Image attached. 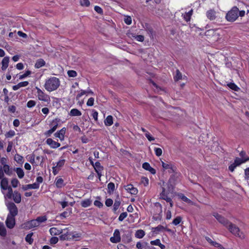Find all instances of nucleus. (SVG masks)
I'll list each match as a JSON object with an SVG mask.
<instances>
[{"mask_svg":"<svg viewBox=\"0 0 249 249\" xmlns=\"http://www.w3.org/2000/svg\"><path fill=\"white\" fill-rule=\"evenodd\" d=\"M59 79L55 77H51L46 80L44 88L49 92L56 90L60 86Z\"/></svg>","mask_w":249,"mask_h":249,"instance_id":"1","label":"nucleus"},{"mask_svg":"<svg viewBox=\"0 0 249 249\" xmlns=\"http://www.w3.org/2000/svg\"><path fill=\"white\" fill-rule=\"evenodd\" d=\"M227 225L226 227L232 234L241 239H244L245 238L244 233L240 231L239 228L235 225L231 223V222H229Z\"/></svg>","mask_w":249,"mask_h":249,"instance_id":"2","label":"nucleus"},{"mask_svg":"<svg viewBox=\"0 0 249 249\" xmlns=\"http://www.w3.org/2000/svg\"><path fill=\"white\" fill-rule=\"evenodd\" d=\"M239 9L234 6L226 14V18L230 22H234L238 18Z\"/></svg>","mask_w":249,"mask_h":249,"instance_id":"3","label":"nucleus"},{"mask_svg":"<svg viewBox=\"0 0 249 249\" xmlns=\"http://www.w3.org/2000/svg\"><path fill=\"white\" fill-rule=\"evenodd\" d=\"M80 237V234L73 232H67L60 236L61 240H71Z\"/></svg>","mask_w":249,"mask_h":249,"instance_id":"4","label":"nucleus"},{"mask_svg":"<svg viewBox=\"0 0 249 249\" xmlns=\"http://www.w3.org/2000/svg\"><path fill=\"white\" fill-rule=\"evenodd\" d=\"M6 205L9 212L8 215L15 217L18 213V209L16 205L12 202H8L6 203Z\"/></svg>","mask_w":249,"mask_h":249,"instance_id":"5","label":"nucleus"},{"mask_svg":"<svg viewBox=\"0 0 249 249\" xmlns=\"http://www.w3.org/2000/svg\"><path fill=\"white\" fill-rule=\"evenodd\" d=\"M36 89L37 90V96L38 100L49 103L50 102V96L38 87H36Z\"/></svg>","mask_w":249,"mask_h":249,"instance_id":"6","label":"nucleus"},{"mask_svg":"<svg viewBox=\"0 0 249 249\" xmlns=\"http://www.w3.org/2000/svg\"><path fill=\"white\" fill-rule=\"evenodd\" d=\"M4 172L8 176H11L13 171L8 165H4L3 166L0 165V178H2L4 177Z\"/></svg>","mask_w":249,"mask_h":249,"instance_id":"7","label":"nucleus"},{"mask_svg":"<svg viewBox=\"0 0 249 249\" xmlns=\"http://www.w3.org/2000/svg\"><path fill=\"white\" fill-rule=\"evenodd\" d=\"M218 31V29H210L205 32V35L207 36L213 37V41H217L220 36V34Z\"/></svg>","mask_w":249,"mask_h":249,"instance_id":"8","label":"nucleus"},{"mask_svg":"<svg viewBox=\"0 0 249 249\" xmlns=\"http://www.w3.org/2000/svg\"><path fill=\"white\" fill-rule=\"evenodd\" d=\"M213 216L217 219V220L223 225L224 226L226 227L227 224L230 222L229 220L225 218L224 217L221 216V215L217 213H213Z\"/></svg>","mask_w":249,"mask_h":249,"instance_id":"9","label":"nucleus"},{"mask_svg":"<svg viewBox=\"0 0 249 249\" xmlns=\"http://www.w3.org/2000/svg\"><path fill=\"white\" fill-rule=\"evenodd\" d=\"M6 225L7 228L12 229L15 225V218L14 216L7 215L6 221Z\"/></svg>","mask_w":249,"mask_h":249,"instance_id":"10","label":"nucleus"},{"mask_svg":"<svg viewBox=\"0 0 249 249\" xmlns=\"http://www.w3.org/2000/svg\"><path fill=\"white\" fill-rule=\"evenodd\" d=\"M161 164L162 167L164 169H168V172L170 173H174L176 170V167L169 162L165 163L163 161H161Z\"/></svg>","mask_w":249,"mask_h":249,"instance_id":"11","label":"nucleus"},{"mask_svg":"<svg viewBox=\"0 0 249 249\" xmlns=\"http://www.w3.org/2000/svg\"><path fill=\"white\" fill-rule=\"evenodd\" d=\"M169 194L166 193V189L164 187H162V192L160 193V197L166 200L167 202H169L171 207L173 206V202L172 201V199L170 197L168 196V195Z\"/></svg>","mask_w":249,"mask_h":249,"instance_id":"12","label":"nucleus"},{"mask_svg":"<svg viewBox=\"0 0 249 249\" xmlns=\"http://www.w3.org/2000/svg\"><path fill=\"white\" fill-rule=\"evenodd\" d=\"M46 142L51 148L53 149H56L60 146V143L53 141L51 138L47 139Z\"/></svg>","mask_w":249,"mask_h":249,"instance_id":"13","label":"nucleus"},{"mask_svg":"<svg viewBox=\"0 0 249 249\" xmlns=\"http://www.w3.org/2000/svg\"><path fill=\"white\" fill-rule=\"evenodd\" d=\"M96 172L97 173L98 176L100 178L102 176V171L103 170V167L101 166L100 163L99 161H97L94 163L93 166Z\"/></svg>","mask_w":249,"mask_h":249,"instance_id":"14","label":"nucleus"},{"mask_svg":"<svg viewBox=\"0 0 249 249\" xmlns=\"http://www.w3.org/2000/svg\"><path fill=\"white\" fill-rule=\"evenodd\" d=\"M124 189L131 195H136L138 192V189L131 184L124 186Z\"/></svg>","mask_w":249,"mask_h":249,"instance_id":"15","label":"nucleus"},{"mask_svg":"<svg viewBox=\"0 0 249 249\" xmlns=\"http://www.w3.org/2000/svg\"><path fill=\"white\" fill-rule=\"evenodd\" d=\"M206 16L211 20H213L216 18V12L213 9H210L206 12Z\"/></svg>","mask_w":249,"mask_h":249,"instance_id":"16","label":"nucleus"},{"mask_svg":"<svg viewBox=\"0 0 249 249\" xmlns=\"http://www.w3.org/2000/svg\"><path fill=\"white\" fill-rule=\"evenodd\" d=\"M25 226L27 229H32L33 228L38 226L37 221L36 219H33L25 223Z\"/></svg>","mask_w":249,"mask_h":249,"instance_id":"17","label":"nucleus"},{"mask_svg":"<svg viewBox=\"0 0 249 249\" xmlns=\"http://www.w3.org/2000/svg\"><path fill=\"white\" fill-rule=\"evenodd\" d=\"M66 132V128L65 127L62 128L59 131L56 132L54 134V136L56 138H59L61 141H63L64 139V135Z\"/></svg>","mask_w":249,"mask_h":249,"instance_id":"18","label":"nucleus"},{"mask_svg":"<svg viewBox=\"0 0 249 249\" xmlns=\"http://www.w3.org/2000/svg\"><path fill=\"white\" fill-rule=\"evenodd\" d=\"M90 94L92 95H93L94 94V92L90 89H88L86 90H81L80 92L77 95L76 99H78L80 97H81L83 95H84L85 94Z\"/></svg>","mask_w":249,"mask_h":249,"instance_id":"19","label":"nucleus"},{"mask_svg":"<svg viewBox=\"0 0 249 249\" xmlns=\"http://www.w3.org/2000/svg\"><path fill=\"white\" fill-rule=\"evenodd\" d=\"M9 62V57L8 56H5L4 57L2 61H1V70L2 71H5L6 69L8 67V64Z\"/></svg>","mask_w":249,"mask_h":249,"instance_id":"20","label":"nucleus"},{"mask_svg":"<svg viewBox=\"0 0 249 249\" xmlns=\"http://www.w3.org/2000/svg\"><path fill=\"white\" fill-rule=\"evenodd\" d=\"M142 168L149 171L152 174H155L156 173V170L151 167L150 165L148 162L143 163L142 164Z\"/></svg>","mask_w":249,"mask_h":249,"instance_id":"21","label":"nucleus"},{"mask_svg":"<svg viewBox=\"0 0 249 249\" xmlns=\"http://www.w3.org/2000/svg\"><path fill=\"white\" fill-rule=\"evenodd\" d=\"M1 180L0 181V188L4 190H7V187H8V178H1Z\"/></svg>","mask_w":249,"mask_h":249,"instance_id":"22","label":"nucleus"},{"mask_svg":"<svg viewBox=\"0 0 249 249\" xmlns=\"http://www.w3.org/2000/svg\"><path fill=\"white\" fill-rule=\"evenodd\" d=\"M163 187L166 189V193L168 194H172L173 192L174 186L171 183L170 181L166 183Z\"/></svg>","mask_w":249,"mask_h":249,"instance_id":"23","label":"nucleus"},{"mask_svg":"<svg viewBox=\"0 0 249 249\" xmlns=\"http://www.w3.org/2000/svg\"><path fill=\"white\" fill-rule=\"evenodd\" d=\"M13 199L16 203H19L21 202V195L17 191H15L13 195Z\"/></svg>","mask_w":249,"mask_h":249,"instance_id":"24","label":"nucleus"},{"mask_svg":"<svg viewBox=\"0 0 249 249\" xmlns=\"http://www.w3.org/2000/svg\"><path fill=\"white\" fill-rule=\"evenodd\" d=\"M47 158V157L45 156H37L36 158V165H39L40 166H43V162L44 160Z\"/></svg>","mask_w":249,"mask_h":249,"instance_id":"25","label":"nucleus"},{"mask_svg":"<svg viewBox=\"0 0 249 249\" xmlns=\"http://www.w3.org/2000/svg\"><path fill=\"white\" fill-rule=\"evenodd\" d=\"M49 231L52 235H57L60 234L62 232V230H59L55 227H53L50 228Z\"/></svg>","mask_w":249,"mask_h":249,"instance_id":"26","label":"nucleus"},{"mask_svg":"<svg viewBox=\"0 0 249 249\" xmlns=\"http://www.w3.org/2000/svg\"><path fill=\"white\" fill-rule=\"evenodd\" d=\"M249 160V158H247V159L236 158L233 163L237 166L240 165L241 164L246 162Z\"/></svg>","mask_w":249,"mask_h":249,"instance_id":"27","label":"nucleus"},{"mask_svg":"<svg viewBox=\"0 0 249 249\" xmlns=\"http://www.w3.org/2000/svg\"><path fill=\"white\" fill-rule=\"evenodd\" d=\"M69 115L71 116H80L82 115V113L78 109L73 108L70 111Z\"/></svg>","mask_w":249,"mask_h":249,"instance_id":"28","label":"nucleus"},{"mask_svg":"<svg viewBox=\"0 0 249 249\" xmlns=\"http://www.w3.org/2000/svg\"><path fill=\"white\" fill-rule=\"evenodd\" d=\"M45 65V62L43 59H38L35 63V67L36 68L39 69Z\"/></svg>","mask_w":249,"mask_h":249,"instance_id":"29","label":"nucleus"},{"mask_svg":"<svg viewBox=\"0 0 249 249\" xmlns=\"http://www.w3.org/2000/svg\"><path fill=\"white\" fill-rule=\"evenodd\" d=\"M105 124L106 126H110L113 124V117L111 115L107 116L104 121Z\"/></svg>","mask_w":249,"mask_h":249,"instance_id":"30","label":"nucleus"},{"mask_svg":"<svg viewBox=\"0 0 249 249\" xmlns=\"http://www.w3.org/2000/svg\"><path fill=\"white\" fill-rule=\"evenodd\" d=\"M91 200L89 199H86L81 201V205L84 208L89 207L91 204Z\"/></svg>","mask_w":249,"mask_h":249,"instance_id":"31","label":"nucleus"},{"mask_svg":"<svg viewBox=\"0 0 249 249\" xmlns=\"http://www.w3.org/2000/svg\"><path fill=\"white\" fill-rule=\"evenodd\" d=\"M15 171L19 178H22L24 177V173L22 168L18 167L17 168H16Z\"/></svg>","mask_w":249,"mask_h":249,"instance_id":"32","label":"nucleus"},{"mask_svg":"<svg viewBox=\"0 0 249 249\" xmlns=\"http://www.w3.org/2000/svg\"><path fill=\"white\" fill-rule=\"evenodd\" d=\"M65 162V160L64 159H62L59 160L57 162H53V166H56L57 168H58V170L62 167Z\"/></svg>","mask_w":249,"mask_h":249,"instance_id":"33","label":"nucleus"},{"mask_svg":"<svg viewBox=\"0 0 249 249\" xmlns=\"http://www.w3.org/2000/svg\"><path fill=\"white\" fill-rule=\"evenodd\" d=\"M0 235L2 236H5L6 235L5 228L2 222H0Z\"/></svg>","mask_w":249,"mask_h":249,"instance_id":"34","label":"nucleus"},{"mask_svg":"<svg viewBox=\"0 0 249 249\" xmlns=\"http://www.w3.org/2000/svg\"><path fill=\"white\" fill-rule=\"evenodd\" d=\"M144 235L145 232L142 230H139L137 231L135 234V237L139 239L142 238Z\"/></svg>","mask_w":249,"mask_h":249,"instance_id":"35","label":"nucleus"},{"mask_svg":"<svg viewBox=\"0 0 249 249\" xmlns=\"http://www.w3.org/2000/svg\"><path fill=\"white\" fill-rule=\"evenodd\" d=\"M14 160L16 161L17 162L20 164H21L23 162V157L18 154L15 155Z\"/></svg>","mask_w":249,"mask_h":249,"instance_id":"36","label":"nucleus"},{"mask_svg":"<svg viewBox=\"0 0 249 249\" xmlns=\"http://www.w3.org/2000/svg\"><path fill=\"white\" fill-rule=\"evenodd\" d=\"M33 235V233H30L25 237V241L29 244H32L33 242V239L32 238Z\"/></svg>","mask_w":249,"mask_h":249,"instance_id":"37","label":"nucleus"},{"mask_svg":"<svg viewBox=\"0 0 249 249\" xmlns=\"http://www.w3.org/2000/svg\"><path fill=\"white\" fill-rule=\"evenodd\" d=\"M64 180L62 178H59L56 180L55 185L57 188H60L63 186Z\"/></svg>","mask_w":249,"mask_h":249,"instance_id":"38","label":"nucleus"},{"mask_svg":"<svg viewBox=\"0 0 249 249\" xmlns=\"http://www.w3.org/2000/svg\"><path fill=\"white\" fill-rule=\"evenodd\" d=\"M107 188H108V193L109 194H111L115 190V185L113 182H109L107 184Z\"/></svg>","mask_w":249,"mask_h":249,"instance_id":"39","label":"nucleus"},{"mask_svg":"<svg viewBox=\"0 0 249 249\" xmlns=\"http://www.w3.org/2000/svg\"><path fill=\"white\" fill-rule=\"evenodd\" d=\"M182 74L178 70H177L176 71V75L174 76L175 81H178L182 79Z\"/></svg>","mask_w":249,"mask_h":249,"instance_id":"40","label":"nucleus"},{"mask_svg":"<svg viewBox=\"0 0 249 249\" xmlns=\"http://www.w3.org/2000/svg\"><path fill=\"white\" fill-rule=\"evenodd\" d=\"M47 218L46 216H39L36 219L37 221L38 226L41 223L44 222L47 220Z\"/></svg>","mask_w":249,"mask_h":249,"instance_id":"41","label":"nucleus"},{"mask_svg":"<svg viewBox=\"0 0 249 249\" xmlns=\"http://www.w3.org/2000/svg\"><path fill=\"white\" fill-rule=\"evenodd\" d=\"M182 221V217L180 216H177L176 218H175L173 222L172 223L175 226H177L178 225L181 221Z\"/></svg>","mask_w":249,"mask_h":249,"instance_id":"42","label":"nucleus"},{"mask_svg":"<svg viewBox=\"0 0 249 249\" xmlns=\"http://www.w3.org/2000/svg\"><path fill=\"white\" fill-rule=\"evenodd\" d=\"M121 202L119 200H115L114 205H113V210L114 213H116V211L118 209L120 205Z\"/></svg>","mask_w":249,"mask_h":249,"instance_id":"43","label":"nucleus"},{"mask_svg":"<svg viewBox=\"0 0 249 249\" xmlns=\"http://www.w3.org/2000/svg\"><path fill=\"white\" fill-rule=\"evenodd\" d=\"M228 86L230 89L234 90V91H238V90L239 89V88L234 83H230L228 84Z\"/></svg>","mask_w":249,"mask_h":249,"instance_id":"44","label":"nucleus"},{"mask_svg":"<svg viewBox=\"0 0 249 249\" xmlns=\"http://www.w3.org/2000/svg\"><path fill=\"white\" fill-rule=\"evenodd\" d=\"M67 73L68 76L70 77H75L77 75L76 71L73 70L68 71Z\"/></svg>","mask_w":249,"mask_h":249,"instance_id":"45","label":"nucleus"},{"mask_svg":"<svg viewBox=\"0 0 249 249\" xmlns=\"http://www.w3.org/2000/svg\"><path fill=\"white\" fill-rule=\"evenodd\" d=\"M80 2L82 6L88 7L90 5L89 0H80Z\"/></svg>","mask_w":249,"mask_h":249,"instance_id":"46","label":"nucleus"},{"mask_svg":"<svg viewBox=\"0 0 249 249\" xmlns=\"http://www.w3.org/2000/svg\"><path fill=\"white\" fill-rule=\"evenodd\" d=\"M36 105V102L34 100H30L27 103V107L28 108H32Z\"/></svg>","mask_w":249,"mask_h":249,"instance_id":"47","label":"nucleus"},{"mask_svg":"<svg viewBox=\"0 0 249 249\" xmlns=\"http://www.w3.org/2000/svg\"><path fill=\"white\" fill-rule=\"evenodd\" d=\"M127 216V213L126 212H124L121 213L119 216L118 220L119 221H123L125 218Z\"/></svg>","mask_w":249,"mask_h":249,"instance_id":"48","label":"nucleus"},{"mask_svg":"<svg viewBox=\"0 0 249 249\" xmlns=\"http://www.w3.org/2000/svg\"><path fill=\"white\" fill-rule=\"evenodd\" d=\"M154 151H155V154L156 155V156L160 157L162 155V151L161 148L155 147L154 148Z\"/></svg>","mask_w":249,"mask_h":249,"instance_id":"49","label":"nucleus"},{"mask_svg":"<svg viewBox=\"0 0 249 249\" xmlns=\"http://www.w3.org/2000/svg\"><path fill=\"white\" fill-rule=\"evenodd\" d=\"M19 183V181L16 178L12 179L11 180V184L14 188L17 187Z\"/></svg>","mask_w":249,"mask_h":249,"instance_id":"50","label":"nucleus"},{"mask_svg":"<svg viewBox=\"0 0 249 249\" xmlns=\"http://www.w3.org/2000/svg\"><path fill=\"white\" fill-rule=\"evenodd\" d=\"M30 189H37L39 187V185L38 183L35 182L33 184H29Z\"/></svg>","mask_w":249,"mask_h":249,"instance_id":"51","label":"nucleus"},{"mask_svg":"<svg viewBox=\"0 0 249 249\" xmlns=\"http://www.w3.org/2000/svg\"><path fill=\"white\" fill-rule=\"evenodd\" d=\"M15 132L14 130H10L5 134L6 138H11L15 136Z\"/></svg>","mask_w":249,"mask_h":249,"instance_id":"52","label":"nucleus"},{"mask_svg":"<svg viewBox=\"0 0 249 249\" xmlns=\"http://www.w3.org/2000/svg\"><path fill=\"white\" fill-rule=\"evenodd\" d=\"M125 23L127 25H130L132 23V19L130 16H126L124 19Z\"/></svg>","mask_w":249,"mask_h":249,"instance_id":"53","label":"nucleus"},{"mask_svg":"<svg viewBox=\"0 0 249 249\" xmlns=\"http://www.w3.org/2000/svg\"><path fill=\"white\" fill-rule=\"evenodd\" d=\"M31 73V71H27L24 74L19 75V79H22L27 76H29Z\"/></svg>","mask_w":249,"mask_h":249,"instance_id":"54","label":"nucleus"},{"mask_svg":"<svg viewBox=\"0 0 249 249\" xmlns=\"http://www.w3.org/2000/svg\"><path fill=\"white\" fill-rule=\"evenodd\" d=\"M94 101V99L93 98H92V97L89 98L87 102V105L89 107H91V106H93Z\"/></svg>","mask_w":249,"mask_h":249,"instance_id":"55","label":"nucleus"},{"mask_svg":"<svg viewBox=\"0 0 249 249\" xmlns=\"http://www.w3.org/2000/svg\"><path fill=\"white\" fill-rule=\"evenodd\" d=\"M182 16L183 17V18L187 22L190 20V19H191V14H190L185 13L184 14L182 15Z\"/></svg>","mask_w":249,"mask_h":249,"instance_id":"56","label":"nucleus"},{"mask_svg":"<svg viewBox=\"0 0 249 249\" xmlns=\"http://www.w3.org/2000/svg\"><path fill=\"white\" fill-rule=\"evenodd\" d=\"M110 241L113 243H117L121 241V239L116 238V237L113 236L110 237Z\"/></svg>","mask_w":249,"mask_h":249,"instance_id":"57","label":"nucleus"},{"mask_svg":"<svg viewBox=\"0 0 249 249\" xmlns=\"http://www.w3.org/2000/svg\"><path fill=\"white\" fill-rule=\"evenodd\" d=\"M94 10L98 14H103V9L99 6H95Z\"/></svg>","mask_w":249,"mask_h":249,"instance_id":"58","label":"nucleus"},{"mask_svg":"<svg viewBox=\"0 0 249 249\" xmlns=\"http://www.w3.org/2000/svg\"><path fill=\"white\" fill-rule=\"evenodd\" d=\"M53 127L51 128L52 130L54 132L58 126V123L56 121H53L52 122Z\"/></svg>","mask_w":249,"mask_h":249,"instance_id":"59","label":"nucleus"},{"mask_svg":"<svg viewBox=\"0 0 249 249\" xmlns=\"http://www.w3.org/2000/svg\"><path fill=\"white\" fill-rule=\"evenodd\" d=\"M58 241V238L57 237H53L50 239V242L51 244H55Z\"/></svg>","mask_w":249,"mask_h":249,"instance_id":"60","label":"nucleus"},{"mask_svg":"<svg viewBox=\"0 0 249 249\" xmlns=\"http://www.w3.org/2000/svg\"><path fill=\"white\" fill-rule=\"evenodd\" d=\"M105 204L107 207H110L113 204V200L111 198H107L105 201Z\"/></svg>","mask_w":249,"mask_h":249,"instance_id":"61","label":"nucleus"},{"mask_svg":"<svg viewBox=\"0 0 249 249\" xmlns=\"http://www.w3.org/2000/svg\"><path fill=\"white\" fill-rule=\"evenodd\" d=\"M160 243V239H157L155 240H153L150 242V244L152 245H155V246H159Z\"/></svg>","mask_w":249,"mask_h":249,"instance_id":"62","label":"nucleus"},{"mask_svg":"<svg viewBox=\"0 0 249 249\" xmlns=\"http://www.w3.org/2000/svg\"><path fill=\"white\" fill-rule=\"evenodd\" d=\"M142 183L143 184V185L145 186H146L148 185V183H149V180L148 179L146 178V177H142Z\"/></svg>","mask_w":249,"mask_h":249,"instance_id":"63","label":"nucleus"},{"mask_svg":"<svg viewBox=\"0 0 249 249\" xmlns=\"http://www.w3.org/2000/svg\"><path fill=\"white\" fill-rule=\"evenodd\" d=\"M245 178L246 180L249 179V168L245 170Z\"/></svg>","mask_w":249,"mask_h":249,"instance_id":"64","label":"nucleus"}]
</instances>
